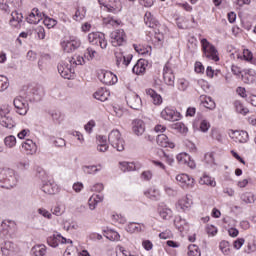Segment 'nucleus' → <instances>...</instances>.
<instances>
[{
	"mask_svg": "<svg viewBox=\"0 0 256 256\" xmlns=\"http://www.w3.org/2000/svg\"><path fill=\"white\" fill-rule=\"evenodd\" d=\"M19 183V174L13 169L0 168V187L3 189H13Z\"/></svg>",
	"mask_w": 256,
	"mask_h": 256,
	"instance_id": "obj_1",
	"label": "nucleus"
},
{
	"mask_svg": "<svg viewBox=\"0 0 256 256\" xmlns=\"http://www.w3.org/2000/svg\"><path fill=\"white\" fill-rule=\"evenodd\" d=\"M108 141L113 149L116 151H125V139L121 135V132L118 129H113L108 134Z\"/></svg>",
	"mask_w": 256,
	"mask_h": 256,
	"instance_id": "obj_2",
	"label": "nucleus"
},
{
	"mask_svg": "<svg viewBox=\"0 0 256 256\" xmlns=\"http://www.w3.org/2000/svg\"><path fill=\"white\" fill-rule=\"evenodd\" d=\"M17 233V224L12 220H4L0 226L1 239H10Z\"/></svg>",
	"mask_w": 256,
	"mask_h": 256,
	"instance_id": "obj_3",
	"label": "nucleus"
},
{
	"mask_svg": "<svg viewBox=\"0 0 256 256\" xmlns=\"http://www.w3.org/2000/svg\"><path fill=\"white\" fill-rule=\"evenodd\" d=\"M31 96L20 95L14 98L13 105L16 109L18 115H25L29 111V101H31Z\"/></svg>",
	"mask_w": 256,
	"mask_h": 256,
	"instance_id": "obj_4",
	"label": "nucleus"
},
{
	"mask_svg": "<svg viewBox=\"0 0 256 256\" xmlns=\"http://www.w3.org/2000/svg\"><path fill=\"white\" fill-rule=\"evenodd\" d=\"M200 43L202 45L203 55L204 57H206V59H209L210 61H215V62L219 61L217 48H215L213 44L207 41L206 38L201 39Z\"/></svg>",
	"mask_w": 256,
	"mask_h": 256,
	"instance_id": "obj_5",
	"label": "nucleus"
},
{
	"mask_svg": "<svg viewBox=\"0 0 256 256\" xmlns=\"http://www.w3.org/2000/svg\"><path fill=\"white\" fill-rule=\"evenodd\" d=\"M60 45L64 53H73V51H77L81 47V40L76 36H70L65 38Z\"/></svg>",
	"mask_w": 256,
	"mask_h": 256,
	"instance_id": "obj_6",
	"label": "nucleus"
},
{
	"mask_svg": "<svg viewBox=\"0 0 256 256\" xmlns=\"http://www.w3.org/2000/svg\"><path fill=\"white\" fill-rule=\"evenodd\" d=\"M59 243H61V245H73V240L63 237L59 232L47 237V244L49 247L55 249L59 247Z\"/></svg>",
	"mask_w": 256,
	"mask_h": 256,
	"instance_id": "obj_7",
	"label": "nucleus"
},
{
	"mask_svg": "<svg viewBox=\"0 0 256 256\" xmlns=\"http://www.w3.org/2000/svg\"><path fill=\"white\" fill-rule=\"evenodd\" d=\"M110 39L113 47H122L127 43V34H125V30L117 29L110 34Z\"/></svg>",
	"mask_w": 256,
	"mask_h": 256,
	"instance_id": "obj_8",
	"label": "nucleus"
},
{
	"mask_svg": "<svg viewBox=\"0 0 256 256\" xmlns=\"http://www.w3.org/2000/svg\"><path fill=\"white\" fill-rule=\"evenodd\" d=\"M58 73L63 77V79H73L75 75V69H73V64L71 62L61 61L58 66Z\"/></svg>",
	"mask_w": 256,
	"mask_h": 256,
	"instance_id": "obj_9",
	"label": "nucleus"
},
{
	"mask_svg": "<svg viewBox=\"0 0 256 256\" xmlns=\"http://www.w3.org/2000/svg\"><path fill=\"white\" fill-rule=\"evenodd\" d=\"M160 117L164 121L174 122V121H179V119H181V113H179V111H177V109H175L171 106H167L161 111Z\"/></svg>",
	"mask_w": 256,
	"mask_h": 256,
	"instance_id": "obj_10",
	"label": "nucleus"
},
{
	"mask_svg": "<svg viewBox=\"0 0 256 256\" xmlns=\"http://www.w3.org/2000/svg\"><path fill=\"white\" fill-rule=\"evenodd\" d=\"M88 41L92 45L101 47V49H107V39H105V34L101 32H92L88 34Z\"/></svg>",
	"mask_w": 256,
	"mask_h": 256,
	"instance_id": "obj_11",
	"label": "nucleus"
},
{
	"mask_svg": "<svg viewBox=\"0 0 256 256\" xmlns=\"http://www.w3.org/2000/svg\"><path fill=\"white\" fill-rule=\"evenodd\" d=\"M98 79L104 85H115L117 83V75L113 74L111 71L100 70L98 72Z\"/></svg>",
	"mask_w": 256,
	"mask_h": 256,
	"instance_id": "obj_12",
	"label": "nucleus"
},
{
	"mask_svg": "<svg viewBox=\"0 0 256 256\" xmlns=\"http://www.w3.org/2000/svg\"><path fill=\"white\" fill-rule=\"evenodd\" d=\"M115 59L117 67L126 69V67H129L131 60L133 59V54L125 55L123 52H115Z\"/></svg>",
	"mask_w": 256,
	"mask_h": 256,
	"instance_id": "obj_13",
	"label": "nucleus"
},
{
	"mask_svg": "<svg viewBox=\"0 0 256 256\" xmlns=\"http://www.w3.org/2000/svg\"><path fill=\"white\" fill-rule=\"evenodd\" d=\"M176 181L182 189H193L195 187V179L187 174H178Z\"/></svg>",
	"mask_w": 256,
	"mask_h": 256,
	"instance_id": "obj_14",
	"label": "nucleus"
},
{
	"mask_svg": "<svg viewBox=\"0 0 256 256\" xmlns=\"http://www.w3.org/2000/svg\"><path fill=\"white\" fill-rule=\"evenodd\" d=\"M163 79L166 85L170 87L175 86V74L173 73V68H171L170 63H166L163 69Z\"/></svg>",
	"mask_w": 256,
	"mask_h": 256,
	"instance_id": "obj_15",
	"label": "nucleus"
},
{
	"mask_svg": "<svg viewBox=\"0 0 256 256\" xmlns=\"http://www.w3.org/2000/svg\"><path fill=\"white\" fill-rule=\"evenodd\" d=\"M41 191L46 195H57L59 193V185L50 179L42 183Z\"/></svg>",
	"mask_w": 256,
	"mask_h": 256,
	"instance_id": "obj_16",
	"label": "nucleus"
},
{
	"mask_svg": "<svg viewBox=\"0 0 256 256\" xmlns=\"http://www.w3.org/2000/svg\"><path fill=\"white\" fill-rule=\"evenodd\" d=\"M127 105L131 107V109H134L136 111H139L141 109V106L143 105V102L141 101V97L137 95L136 93H130L126 97Z\"/></svg>",
	"mask_w": 256,
	"mask_h": 256,
	"instance_id": "obj_17",
	"label": "nucleus"
},
{
	"mask_svg": "<svg viewBox=\"0 0 256 256\" xmlns=\"http://www.w3.org/2000/svg\"><path fill=\"white\" fill-rule=\"evenodd\" d=\"M28 97H31V101H41V97L45 95V91L41 86H36L33 88H30L27 94H25Z\"/></svg>",
	"mask_w": 256,
	"mask_h": 256,
	"instance_id": "obj_18",
	"label": "nucleus"
},
{
	"mask_svg": "<svg viewBox=\"0 0 256 256\" xmlns=\"http://www.w3.org/2000/svg\"><path fill=\"white\" fill-rule=\"evenodd\" d=\"M149 62L145 59H139L137 63L132 68V72L135 75H145V71H147V66Z\"/></svg>",
	"mask_w": 256,
	"mask_h": 256,
	"instance_id": "obj_19",
	"label": "nucleus"
},
{
	"mask_svg": "<svg viewBox=\"0 0 256 256\" xmlns=\"http://www.w3.org/2000/svg\"><path fill=\"white\" fill-rule=\"evenodd\" d=\"M191 205H193V199L189 196H184L178 200L176 209H178V211H189V209H191Z\"/></svg>",
	"mask_w": 256,
	"mask_h": 256,
	"instance_id": "obj_20",
	"label": "nucleus"
},
{
	"mask_svg": "<svg viewBox=\"0 0 256 256\" xmlns=\"http://www.w3.org/2000/svg\"><path fill=\"white\" fill-rule=\"evenodd\" d=\"M11 27H14V29H21V25H23V14L13 11L11 13V18L9 21Z\"/></svg>",
	"mask_w": 256,
	"mask_h": 256,
	"instance_id": "obj_21",
	"label": "nucleus"
},
{
	"mask_svg": "<svg viewBox=\"0 0 256 256\" xmlns=\"http://www.w3.org/2000/svg\"><path fill=\"white\" fill-rule=\"evenodd\" d=\"M43 19V13L39 11V9L34 8L32 12L29 14V16L26 18L27 23H30L32 25H37V23H40Z\"/></svg>",
	"mask_w": 256,
	"mask_h": 256,
	"instance_id": "obj_22",
	"label": "nucleus"
},
{
	"mask_svg": "<svg viewBox=\"0 0 256 256\" xmlns=\"http://www.w3.org/2000/svg\"><path fill=\"white\" fill-rule=\"evenodd\" d=\"M132 131L137 137H141L145 133V122L141 119H136L132 122Z\"/></svg>",
	"mask_w": 256,
	"mask_h": 256,
	"instance_id": "obj_23",
	"label": "nucleus"
},
{
	"mask_svg": "<svg viewBox=\"0 0 256 256\" xmlns=\"http://www.w3.org/2000/svg\"><path fill=\"white\" fill-rule=\"evenodd\" d=\"M22 149L26 155H35L37 153V144L31 139H27L22 143Z\"/></svg>",
	"mask_w": 256,
	"mask_h": 256,
	"instance_id": "obj_24",
	"label": "nucleus"
},
{
	"mask_svg": "<svg viewBox=\"0 0 256 256\" xmlns=\"http://www.w3.org/2000/svg\"><path fill=\"white\" fill-rule=\"evenodd\" d=\"M156 143L159 145V147H169L170 149H175V143H173L165 134H159L157 136Z\"/></svg>",
	"mask_w": 256,
	"mask_h": 256,
	"instance_id": "obj_25",
	"label": "nucleus"
},
{
	"mask_svg": "<svg viewBox=\"0 0 256 256\" xmlns=\"http://www.w3.org/2000/svg\"><path fill=\"white\" fill-rule=\"evenodd\" d=\"M158 214L163 221H171L173 219V210L167 206H159Z\"/></svg>",
	"mask_w": 256,
	"mask_h": 256,
	"instance_id": "obj_26",
	"label": "nucleus"
},
{
	"mask_svg": "<svg viewBox=\"0 0 256 256\" xmlns=\"http://www.w3.org/2000/svg\"><path fill=\"white\" fill-rule=\"evenodd\" d=\"M174 225L180 231V233H187L189 231V224L187 223V220L181 218V216H176L174 219Z\"/></svg>",
	"mask_w": 256,
	"mask_h": 256,
	"instance_id": "obj_27",
	"label": "nucleus"
},
{
	"mask_svg": "<svg viewBox=\"0 0 256 256\" xmlns=\"http://www.w3.org/2000/svg\"><path fill=\"white\" fill-rule=\"evenodd\" d=\"M103 199L104 197L101 194L92 195L88 199V207L90 211H95V209H97V205H99V203H102Z\"/></svg>",
	"mask_w": 256,
	"mask_h": 256,
	"instance_id": "obj_28",
	"label": "nucleus"
},
{
	"mask_svg": "<svg viewBox=\"0 0 256 256\" xmlns=\"http://www.w3.org/2000/svg\"><path fill=\"white\" fill-rule=\"evenodd\" d=\"M143 228H145V224L129 222L125 227V231H127V233H141Z\"/></svg>",
	"mask_w": 256,
	"mask_h": 256,
	"instance_id": "obj_29",
	"label": "nucleus"
},
{
	"mask_svg": "<svg viewBox=\"0 0 256 256\" xmlns=\"http://www.w3.org/2000/svg\"><path fill=\"white\" fill-rule=\"evenodd\" d=\"M144 195L152 201H159V199H161V192H159V189L155 187H151L145 190Z\"/></svg>",
	"mask_w": 256,
	"mask_h": 256,
	"instance_id": "obj_30",
	"label": "nucleus"
},
{
	"mask_svg": "<svg viewBox=\"0 0 256 256\" xmlns=\"http://www.w3.org/2000/svg\"><path fill=\"white\" fill-rule=\"evenodd\" d=\"M105 9L108 13H120L121 9H123V5L120 0H114L108 6H105Z\"/></svg>",
	"mask_w": 256,
	"mask_h": 256,
	"instance_id": "obj_31",
	"label": "nucleus"
},
{
	"mask_svg": "<svg viewBox=\"0 0 256 256\" xmlns=\"http://www.w3.org/2000/svg\"><path fill=\"white\" fill-rule=\"evenodd\" d=\"M200 103L201 105H203V107H205L206 109H210L211 111H213V109H215L216 107L215 100H213V98H211L210 96L201 95Z\"/></svg>",
	"mask_w": 256,
	"mask_h": 256,
	"instance_id": "obj_32",
	"label": "nucleus"
},
{
	"mask_svg": "<svg viewBox=\"0 0 256 256\" xmlns=\"http://www.w3.org/2000/svg\"><path fill=\"white\" fill-rule=\"evenodd\" d=\"M3 256H13L15 255V244L13 242H5L1 247Z\"/></svg>",
	"mask_w": 256,
	"mask_h": 256,
	"instance_id": "obj_33",
	"label": "nucleus"
},
{
	"mask_svg": "<svg viewBox=\"0 0 256 256\" xmlns=\"http://www.w3.org/2000/svg\"><path fill=\"white\" fill-rule=\"evenodd\" d=\"M144 23L147 25V27L155 28L159 26V21L155 17H153V14L151 12H146L144 15Z\"/></svg>",
	"mask_w": 256,
	"mask_h": 256,
	"instance_id": "obj_34",
	"label": "nucleus"
},
{
	"mask_svg": "<svg viewBox=\"0 0 256 256\" xmlns=\"http://www.w3.org/2000/svg\"><path fill=\"white\" fill-rule=\"evenodd\" d=\"M101 169H103V166L101 164L82 167V170L86 175H95V174L99 173V171H101Z\"/></svg>",
	"mask_w": 256,
	"mask_h": 256,
	"instance_id": "obj_35",
	"label": "nucleus"
},
{
	"mask_svg": "<svg viewBox=\"0 0 256 256\" xmlns=\"http://www.w3.org/2000/svg\"><path fill=\"white\" fill-rule=\"evenodd\" d=\"M200 185H207L208 187H216L217 182L215 181V178L204 174L200 180H199Z\"/></svg>",
	"mask_w": 256,
	"mask_h": 256,
	"instance_id": "obj_36",
	"label": "nucleus"
},
{
	"mask_svg": "<svg viewBox=\"0 0 256 256\" xmlns=\"http://www.w3.org/2000/svg\"><path fill=\"white\" fill-rule=\"evenodd\" d=\"M0 125L6 129H13L15 127V121L10 116H1Z\"/></svg>",
	"mask_w": 256,
	"mask_h": 256,
	"instance_id": "obj_37",
	"label": "nucleus"
},
{
	"mask_svg": "<svg viewBox=\"0 0 256 256\" xmlns=\"http://www.w3.org/2000/svg\"><path fill=\"white\" fill-rule=\"evenodd\" d=\"M146 93L147 95H149V97H151L154 105H161V103H163V98L161 97V95L157 94L155 90L147 89Z\"/></svg>",
	"mask_w": 256,
	"mask_h": 256,
	"instance_id": "obj_38",
	"label": "nucleus"
},
{
	"mask_svg": "<svg viewBox=\"0 0 256 256\" xmlns=\"http://www.w3.org/2000/svg\"><path fill=\"white\" fill-rule=\"evenodd\" d=\"M34 256H45L47 255V246L45 244H38L32 247Z\"/></svg>",
	"mask_w": 256,
	"mask_h": 256,
	"instance_id": "obj_39",
	"label": "nucleus"
},
{
	"mask_svg": "<svg viewBox=\"0 0 256 256\" xmlns=\"http://www.w3.org/2000/svg\"><path fill=\"white\" fill-rule=\"evenodd\" d=\"M104 233L106 239H109V241H121V235L115 230L107 229Z\"/></svg>",
	"mask_w": 256,
	"mask_h": 256,
	"instance_id": "obj_40",
	"label": "nucleus"
},
{
	"mask_svg": "<svg viewBox=\"0 0 256 256\" xmlns=\"http://www.w3.org/2000/svg\"><path fill=\"white\" fill-rule=\"evenodd\" d=\"M94 98H96L98 101L105 102L107 99H109V91L101 88L94 93Z\"/></svg>",
	"mask_w": 256,
	"mask_h": 256,
	"instance_id": "obj_41",
	"label": "nucleus"
},
{
	"mask_svg": "<svg viewBox=\"0 0 256 256\" xmlns=\"http://www.w3.org/2000/svg\"><path fill=\"white\" fill-rule=\"evenodd\" d=\"M234 135L239 143H247L249 141V133L245 130H237L234 132Z\"/></svg>",
	"mask_w": 256,
	"mask_h": 256,
	"instance_id": "obj_42",
	"label": "nucleus"
},
{
	"mask_svg": "<svg viewBox=\"0 0 256 256\" xmlns=\"http://www.w3.org/2000/svg\"><path fill=\"white\" fill-rule=\"evenodd\" d=\"M116 256H139V252L129 248L120 247Z\"/></svg>",
	"mask_w": 256,
	"mask_h": 256,
	"instance_id": "obj_43",
	"label": "nucleus"
},
{
	"mask_svg": "<svg viewBox=\"0 0 256 256\" xmlns=\"http://www.w3.org/2000/svg\"><path fill=\"white\" fill-rule=\"evenodd\" d=\"M240 199L241 201H243V203H246V205H249L251 203H255V194L251 192H245L241 194Z\"/></svg>",
	"mask_w": 256,
	"mask_h": 256,
	"instance_id": "obj_44",
	"label": "nucleus"
},
{
	"mask_svg": "<svg viewBox=\"0 0 256 256\" xmlns=\"http://www.w3.org/2000/svg\"><path fill=\"white\" fill-rule=\"evenodd\" d=\"M85 15H87V9L85 7H78L73 19L74 21H83V19H85Z\"/></svg>",
	"mask_w": 256,
	"mask_h": 256,
	"instance_id": "obj_45",
	"label": "nucleus"
},
{
	"mask_svg": "<svg viewBox=\"0 0 256 256\" xmlns=\"http://www.w3.org/2000/svg\"><path fill=\"white\" fill-rule=\"evenodd\" d=\"M4 145L8 149H13L17 145V138L14 135H9L4 138Z\"/></svg>",
	"mask_w": 256,
	"mask_h": 256,
	"instance_id": "obj_46",
	"label": "nucleus"
},
{
	"mask_svg": "<svg viewBox=\"0 0 256 256\" xmlns=\"http://www.w3.org/2000/svg\"><path fill=\"white\" fill-rule=\"evenodd\" d=\"M234 107L236 110V113H239L240 115H247V113H249V109L246 108L243 103H241V101L236 100L234 102Z\"/></svg>",
	"mask_w": 256,
	"mask_h": 256,
	"instance_id": "obj_47",
	"label": "nucleus"
},
{
	"mask_svg": "<svg viewBox=\"0 0 256 256\" xmlns=\"http://www.w3.org/2000/svg\"><path fill=\"white\" fill-rule=\"evenodd\" d=\"M219 249L222 251L223 255H231V244L228 241H221L219 244Z\"/></svg>",
	"mask_w": 256,
	"mask_h": 256,
	"instance_id": "obj_48",
	"label": "nucleus"
},
{
	"mask_svg": "<svg viewBox=\"0 0 256 256\" xmlns=\"http://www.w3.org/2000/svg\"><path fill=\"white\" fill-rule=\"evenodd\" d=\"M103 23H105V25H111V27H119V25H122L123 22H121L120 19L106 17L103 19Z\"/></svg>",
	"mask_w": 256,
	"mask_h": 256,
	"instance_id": "obj_49",
	"label": "nucleus"
},
{
	"mask_svg": "<svg viewBox=\"0 0 256 256\" xmlns=\"http://www.w3.org/2000/svg\"><path fill=\"white\" fill-rule=\"evenodd\" d=\"M36 177L42 181V184L49 181V175L43 168H37L36 170Z\"/></svg>",
	"mask_w": 256,
	"mask_h": 256,
	"instance_id": "obj_50",
	"label": "nucleus"
},
{
	"mask_svg": "<svg viewBox=\"0 0 256 256\" xmlns=\"http://www.w3.org/2000/svg\"><path fill=\"white\" fill-rule=\"evenodd\" d=\"M120 169L123 173L127 171H135V163L133 162H120Z\"/></svg>",
	"mask_w": 256,
	"mask_h": 256,
	"instance_id": "obj_51",
	"label": "nucleus"
},
{
	"mask_svg": "<svg viewBox=\"0 0 256 256\" xmlns=\"http://www.w3.org/2000/svg\"><path fill=\"white\" fill-rule=\"evenodd\" d=\"M42 19H43V23H44L45 27H47L48 29H53V27H55V25H57V20H55L53 18H49L45 14H43Z\"/></svg>",
	"mask_w": 256,
	"mask_h": 256,
	"instance_id": "obj_52",
	"label": "nucleus"
},
{
	"mask_svg": "<svg viewBox=\"0 0 256 256\" xmlns=\"http://www.w3.org/2000/svg\"><path fill=\"white\" fill-rule=\"evenodd\" d=\"M112 221L114 223H118L119 225H125L127 223V218L121 214H113L112 215Z\"/></svg>",
	"mask_w": 256,
	"mask_h": 256,
	"instance_id": "obj_53",
	"label": "nucleus"
},
{
	"mask_svg": "<svg viewBox=\"0 0 256 256\" xmlns=\"http://www.w3.org/2000/svg\"><path fill=\"white\" fill-rule=\"evenodd\" d=\"M204 161L205 163H207V165H210L211 167H213V165H215V153L213 152L206 153L204 156Z\"/></svg>",
	"mask_w": 256,
	"mask_h": 256,
	"instance_id": "obj_54",
	"label": "nucleus"
},
{
	"mask_svg": "<svg viewBox=\"0 0 256 256\" xmlns=\"http://www.w3.org/2000/svg\"><path fill=\"white\" fill-rule=\"evenodd\" d=\"M188 255L189 256H201V251H199V247L197 245L192 244L188 246Z\"/></svg>",
	"mask_w": 256,
	"mask_h": 256,
	"instance_id": "obj_55",
	"label": "nucleus"
},
{
	"mask_svg": "<svg viewBox=\"0 0 256 256\" xmlns=\"http://www.w3.org/2000/svg\"><path fill=\"white\" fill-rule=\"evenodd\" d=\"M0 9L5 13L11 11V0H0Z\"/></svg>",
	"mask_w": 256,
	"mask_h": 256,
	"instance_id": "obj_56",
	"label": "nucleus"
},
{
	"mask_svg": "<svg viewBox=\"0 0 256 256\" xmlns=\"http://www.w3.org/2000/svg\"><path fill=\"white\" fill-rule=\"evenodd\" d=\"M189 154L187 153H180L176 156V160L180 165H187V162L189 161Z\"/></svg>",
	"mask_w": 256,
	"mask_h": 256,
	"instance_id": "obj_57",
	"label": "nucleus"
},
{
	"mask_svg": "<svg viewBox=\"0 0 256 256\" xmlns=\"http://www.w3.org/2000/svg\"><path fill=\"white\" fill-rule=\"evenodd\" d=\"M9 89V79L5 76H0V93Z\"/></svg>",
	"mask_w": 256,
	"mask_h": 256,
	"instance_id": "obj_58",
	"label": "nucleus"
},
{
	"mask_svg": "<svg viewBox=\"0 0 256 256\" xmlns=\"http://www.w3.org/2000/svg\"><path fill=\"white\" fill-rule=\"evenodd\" d=\"M188 87H189V81H187L185 78H180L178 80L179 91H187Z\"/></svg>",
	"mask_w": 256,
	"mask_h": 256,
	"instance_id": "obj_59",
	"label": "nucleus"
},
{
	"mask_svg": "<svg viewBox=\"0 0 256 256\" xmlns=\"http://www.w3.org/2000/svg\"><path fill=\"white\" fill-rule=\"evenodd\" d=\"M37 213H38V215H41L45 219H53V214L51 212H49V210H47L45 208H39L37 210Z\"/></svg>",
	"mask_w": 256,
	"mask_h": 256,
	"instance_id": "obj_60",
	"label": "nucleus"
},
{
	"mask_svg": "<svg viewBox=\"0 0 256 256\" xmlns=\"http://www.w3.org/2000/svg\"><path fill=\"white\" fill-rule=\"evenodd\" d=\"M71 65H85V58L83 56H75L70 60Z\"/></svg>",
	"mask_w": 256,
	"mask_h": 256,
	"instance_id": "obj_61",
	"label": "nucleus"
},
{
	"mask_svg": "<svg viewBox=\"0 0 256 256\" xmlns=\"http://www.w3.org/2000/svg\"><path fill=\"white\" fill-rule=\"evenodd\" d=\"M243 59L248 62L253 61V52H251V50H249V49H244L243 50Z\"/></svg>",
	"mask_w": 256,
	"mask_h": 256,
	"instance_id": "obj_62",
	"label": "nucleus"
},
{
	"mask_svg": "<svg viewBox=\"0 0 256 256\" xmlns=\"http://www.w3.org/2000/svg\"><path fill=\"white\" fill-rule=\"evenodd\" d=\"M243 245H245V239L244 238H238L233 243V247L237 251H239V249H241L243 247Z\"/></svg>",
	"mask_w": 256,
	"mask_h": 256,
	"instance_id": "obj_63",
	"label": "nucleus"
},
{
	"mask_svg": "<svg viewBox=\"0 0 256 256\" xmlns=\"http://www.w3.org/2000/svg\"><path fill=\"white\" fill-rule=\"evenodd\" d=\"M141 179L142 181H151V179H153V172L150 170L142 172Z\"/></svg>",
	"mask_w": 256,
	"mask_h": 256,
	"instance_id": "obj_64",
	"label": "nucleus"
}]
</instances>
